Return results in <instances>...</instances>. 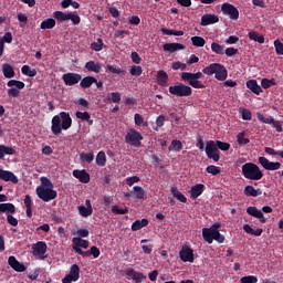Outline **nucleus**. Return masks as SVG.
I'll list each match as a JSON object with an SVG mask.
<instances>
[{
    "mask_svg": "<svg viewBox=\"0 0 283 283\" xmlns=\"http://www.w3.org/2000/svg\"><path fill=\"white\" fill-rule=\"evenodd\" d=\"M56 25V20L49 18L41 22L40 28L41 30H52Z\"/></svg>",
    "mask_w": 283,
    "mask_h": 283,
    "instance_id": "36",
    "label": "nucleus"
},
{
    "mask_svg": "<svg viewBox=\"0 0 283 283\" xmlns=\"http://www.w3.org/2000/svg\"><path fill=\"white\" fill-rule=\"evenodd\" d=\"M0 180H4V182H12L13 185L19 182V178L14 172L3 169H0Z\"/></svg>",
    "mask_w": 283,
    "mask_h": 283,
    "instance_id": "17",
    "label": "nucleus"
},
{
    "mask_svg": "<svg viewBox=\"0 0 283 283\" xmlns=\"http://www.w3.org/2000/svg\"><path fill=\"white\" fill-rule=\"evenodd\" d=\"M207 174H211V176H219V174H222V170L218 166L209 165L206 168Z\"/></svg>",
    "mask_w": 283,
    "mask_h": 283,
    "instance_id": "51",
    "label": "nucleus"
},
{
    "mask_svg": "<svg viewBox=\"0 0 283 283\" xmlns=\"http://www.w3.org/2000/svg\"><path fill=\"white\" fill-rule=\"evenodd\" d=\"M147 224H149L148 219L136 220L132 224V231H140V229H143L144 227H147Z\"/></svg>",
    "mask_w": 283,
    "mask_h": 283,
    "instance_id": "35",
    "label": "nucleus"
},
{
    "mask_svg": "<svg viewBox=\"0 0 283 283\" xmlns=\"http://www.w3.org/2000/svg\"><path fill=\"white\" fill-rule=\"evenodd\" d=\"M211 50L214 52V54H224V46L218 42L211 43Z\"/></svg>",
    "mask_w": 283,
    "mask_h": 283,
    "instance_id": "50",
    "label": "nucleus"
},
{
    "mask_svg": "<svg viewBox=\"0 0 283 283\" xmlns=\"http://www.w3.org/2000/svg\"><path fill=\"white\" fill-rule=\"evenodd\" d=\"M111 211L114 216H125V213H129V209L127 207L120 208L118 206H112Z\"/></svg>",
    "mask_w": 283,
    "mask_h": 283,
    "instance_id": "45",
    "label": "nucleus"
},
{
    "mask_svg": "<svg viewBox=\"0 0 283 283\" xmlns=\"http://www.w3.org/2000/svg\"><path fill=\"white\" fill-rule=\"evenodd\" d=\"M103 45H105L103 43V39H97V42H93L91 44V49H93L95 52H101V50H103Z\"/></svg>",
    "mask_w": 283,
    "mask_h": 283,
    "instance_id": "55",
    "label": "nucleus"
},
{
    "mask_svg": "<svg viewBox=\"0 0 283 283\" xmlns=\"http://www.w3.org/2000/svg\"><path fill=\"white\" fill-rule=\"evenodd\" d=\"M8 264L13 269V271H17L18 273H23L25 271V266L23 263L19 262L15 256L11 255L8 259Z\"/></svg>",
    "mask_w": 283,
    "mask_h": 283,
    "instance_id": "20",
    "label": "nucleus"
},
{
    "mask_svg": "<svg viewBox=\"0 0 283 283\" xmlns=\"http://www.w3.org/2000/svg\"><path fill=\"white\" fill-rule=\"evenodd\" d=\"M241 283H258V276L249 275L240 279Z\"/></svg>",
    "mask_w": 283,
    "mask_h": 283,
    "instance_id": "60",
    "label": "nucleus"
},
{
    "mask_svg": "<svg viewBox=\"0 0 283 283\" xmlns=\"http://www.w3.org/2000/svg\"><path fill=\"white\" fill-rule=\"evenodd\" d=\"M214 144L217 145L218 150L220 149L221 151H229L231 149V144L229 143L217 140Z\"/></svg>",
    "mask_w": 283,
    "mask_h": 283,
    "instance_id": "52",
    "label": "nucleus"
},
{
    "mask_svg": "<svg viewBox=\"0 0 283 283\" xmlns=\"http://www.w3.org/2000/svg\"><path fill=\"white\" fill-rule=\"evenodd\" d=\"M73 245L72 249L77 253V255L84 256L85 251L82 249H88L90 248V241L85 239H81V237H75L72 239Z\"/></svg>",
    "mask_w": 283,
    "mask_h": 283,
    "instance_id": "11",
    "label": "nucleus"
},
{
    "mask_svg": "<svg viewBox=\"0 0 283 283\" xmlns=\"http://www.w3.org/2000/svg\"><path fill=\"white\" fill-rule=\"evenodd\" d=\"M248 90H250L253 94H256V96H260V94H262L263 90L262 86H260V84H258V80H249L245 83Z\"/></svg>",
    "mask_w": 283,
    "mask_h": 283,
    "instance_id": "23",
    "label": "nucleus"
},
{
    "mask_svg": "<svg viewBox=\"0 0 283 283\" xmlns=\"http://www.w3.org/2000/svg\"><path fill=\"white\" fill-rule=\"evenodd\" d=\"M169 81V75L165 71H158L157 73V83L161 87H165L167 85V82Z\"/></svg>",
    "mask_w": 283,
    "mask_h": 283,
    "instance_id": "31",
    "label": "nucleus"
},
{
    "mask_svg": "<svg viewBox=\"0 0 283 283\" xmlns=\"http://www.w3.org/2000/svg\"><path fill=\"white\" fill-rule=\"evenodd\" d=\"M133 198L135 202H138V200H147V192H145V189L140 186H134L133 187Z\"/></svg>",
    "mask_w": 283,
    "mask_h": 283,
    "instance_id": "22",
    "label": "nucleus"
},
{
    "mask_svg": "<svg viewBox=\"0 0 283 283\" xmlns=\"http://www.w3.org/2000/svg\"><path fill=\"white\" fill-rule=\"evenodd\" d=\"M106 72H111V74H117L120 76H125V74H127V71L112 64L106 65Z\"/></svg>",
    "mask_w": 283,
    "mask_h": 283,
    "instance_id": "32",
    "label": "nucleus"
},
{
    "mask_svg": "<svg viewBox=\"0 0 283 283\" xmlns=\"http://www.w3.org/2000/svg\"><path fill=\"white\" fill-rule=\"evenodd\" d=\"M69 275L73 279L78 281V277H81V268H78V264H73L70 269Z\"/></svg>",
    "mask_w": 283,
    "mask_h": 283,
    "instance_id": "38",
    "label": "nucleus"
},
{
    "mask_svg": "<svg viewBox=\"0 0 283 283\" xmlns=\"http://www.w3.org/2000/svg\"><path fill=\"white\" fill-rule=\"evenodd\" d=\"M72 127V117L70 113L61 112L59 115H54L51 120V132L53 136H59L64 130L70 129Z\"/></svg>",
    "mask_w": 283,
    "mask_h": 283,
    "instance_id": "1",
    "label": "nucleus"
},
{
    "mask_svg": "<svg viewBox=\"0 0 283 283\" xmlns=\"http://www.w3.org/2000/svg\"><path fill=\"white\" fill-rule=\"evenodd\" d=\"M179 258L181 262H190V264H193L195 262V255H193V249L189 247H182L179 251Z\"/></svg>",
    "mask_w": 283,
    "mask_h": 283,
    "instance_id": "14",
    "label": "nucleus"
},
{
    "mask_svg": "<svg viewBox=\"0 0 283 283\" xmlns=\"http://www.w3.org/2000/svg\"><path fill=\"white\" fill-rule=\"evenodd\" d=\"M53 17L61 23H63V21H70V13H65L63 11H54Z\"/></svg>",
    "mask_w": 283,
    "mask_h": 283,
    "instance_id": "40",
    "label": "nucleus"
},
{
    "mask_svg": "<svg viewBox=\"0 0 283 283\" xmlns=\"http://www.w3.org/2000/svg\"><path fill=\"white\" fill-rule=\"evenodd\" d=\"M73 176H74V178L80 180V182H83V185H87V182H90V180H91L90 172H86L85 169H83V170H78V169L73 170Z\"/></svg>",
    "mask_w": 283,
    "mask_h": 283,
    "instance_id": "21",
    "label": "nucleus"
},
{
    "mask_svg": "<svg viewBox=\"0 0 283 283\" xmlns=\"http://www.w3.org/2000/svg\"><path fill=\"white\" fill-rule=\"evenodd\" d=\"M206 155L207 158L213 160L214 163L220 160V150L218 149L216 142L209 140L206 143Z\"/></svg>",
    "mask_w": 283,
    "mask_h": 283,
    "instance_id": "9",
    "label": "nucleus"
},
{
    "mask_svg": "<svg viewBox=\"0 0 283 283\" xmlns=\"http://www.w3.org/2000/svg\"><path fill=\"white\" fill-rule=\"evenodd\" d=\"M220 223H214L211 228L202 229V238L208 244H213V240L219 244H222L226 240L224 234L220 233Z\"/></svg>",
    "mask_w": 283,
    "mask_h": 283,
    "instance_id": "2",
    "label": "nucleus"
},
{
    "mask_svg": "<svg viewBox=\"0 0 283 283\" xmlns=\"http://www.w3.org/2000/svg\"><path fill=\"white\" fill-rule=\"evenodd\" d=\"M132 76H140L143 74V66L134 65L129 70Z\"/></svg>",
    "mask_w": 283,
    "mask_h": 283,
    "instance_id": "54",
    "label": "nucleus"
},
{
    "mask_svg": "<svg viewBox=\"0 0 283 283\" xmlns=\"http://www.w3.org/2000/svg\"><path fill=\"white\" fill-rule=\"evenodd\" d=\"M164 48V52H178V50H185V44H181V43H176V42H172V43H165L163 45Z\"/></svg>",
    "mask_w": 283,
    "mask_h": 283,
    "instance_id": "24",
    "label": "nucleus"
},
{
    "mask_svg": "<svg viewBox=\"0 0 283 283\" xmlns=\"http://www.w3.org/2000/svg\"><path fill=\"white\" fill-rule=\"evenodd\" d=\"M95 163L97 167H105V165H107V156L105 155V151L101 150L96 155Z\"/></svg>",
    "mask_w": 283,
    "mask_h": 283,
    "instance_id": "34",
    "label": "nucleus"
},
{
    "mask_svg": "<svg viewBox=\"0 0 283 283\" xmlns=\"http://www.w3.org/2000/svg\"><path fill=\"white\" fill-rule=\"evenodd\" d=\"M80 160L82 163H87L88 165H91V163H94V151L91 153H82L80 155Z\"/></svg>",
    "mask_w": 283,
    "mask_h": 283,
    "instance_id": "43",
    "label": "nucleus"
},
{
    "mask_svg": "<svg viewBox=\"0 0 283 283\" xmlns=\"http://www.w3.org/2000/svg\"><path fill=\"white\" fill-rule=\"evenodd\" d=\"M14 154H17V150L13 147L0 144V160H3L6 156H14Z\"/></svg>",
    "mask_w": 283,
    "mask_h": 283,
    "instance_id": "27",
    "label": "nucleus"
},
{
    "mask_svg": "<svg viewBox=\"0 0 283 283\" xmlns=\"http://www.w3.org/2000/svg\"><path fill=\"white\" fill-rule=\"evenodd\" d=\"M83 78L78 73H65L62 75V80L65 85L72 87V85L78 84V82Z\"/></svg>",
    "mask_w": 283,
    "mask_h": 283,
    "instance_id": "15",
    "label": "nucleus"
},
{
    "mask_svg": "<svg viewBox=\"0 0 283 283\" xmlns=\"http://www.w3.org/2000/svg\"><path fill=\"white\" fill-rule=\"evenodd\" d=\"M8 87H11L8 90V96H11L12 98H18V96L21 94V90L25 87V83L19 80H10L7 83Z\"/></svg>",
    "mask_w": 283,
    "mask_h": 283,
    "instance_id": "7",
    "label": "nucleus"
},
{
    "mask_svg": "<svg viewBox=\"0 0 283 283\" xmlns=\"http://www.w3.org/2000/svg\"><path fill=\"white\" fill-rule=\"evenodd\" d=\"M2 74L4 78H14V76H17L14 67L8 63L2 64Z\"/></svg>",
    "mask_w": 283,
    "mask_h": 283,
    "instance_id": "28",
    "label": "nucleus"
},
{
    "mask_svg": "<svg viewBox=\"0 0 283 283\" xmlns=\"http://www.w3.org/2000/svg\"><path fill=\"white\" fill-rule=\"evenodd\" d=\"M220 18L216 14L206 13L201 17V23L203 28H207V25H213V23H219Z\"/></svg>",
    "mask_w": 283,
    "mask_h": 283,
    "instance_id": "18",
    "label": "nucleus"
},
{
    "mask_svg": "<svg viewBox=\"0 0 283 283\" xmlns=\"http://www.w3.org/2000/svg\"><path fill=\"white\" fill-rule=\"evenodd\" d=\"M80 87H82V90H88V87H92V85H94V83H96V77L94 76H85L83 78L80 80Z\"/></svg>",
    "mask_w": 283,
    "mask_h": 283,
    "instance_id": "29",
    "label": "nucleus"
},
{
    "mask_svg": "<svg viewBox=\"0 0 283 283\" xmlns=\"http://www.w3.org/2000/svg\"><path fill=\"white\" fill-rule=\"evenodd\" d=\"M243 231H245V233H248L249 235H255V238H260V235L264 233V230L262 228L253 230V228H251V226L249 224L243 226Z\"/></svg>",
    "mask_w": 283,
    "mask_h": 283,
    "instance_id": "30",
    "label": "nucleus"
},
{
    "mask_svg": "<svg viewBox=\"0 0 283 283\" xmlns=\"http://www.w3.org/2000/svg\"><path fill=\"white\" fill-rule=\"evenodd\" d=\"M0 213H17L14 203H0Z\"/></svg>",
    "mask_w": 283,
    "mask_h": 283,
    "instance_id": "33",
    "label": "nucleus"
},
{
    "mask_svg": "<svg viewBox=\"0 0 283 283\" xmlns=\"http://www.w3.org/2000/svg\"><path fill=\"white\" fill-rule=\"evenodd\" d=\"M76 118H78L80 120H90V118H92V116L90 115L88 112H81L77 111L75 113Z\"/></svg>",
    "mask_w": 283,
    "mask_h": 283,
    "instance_id": "56",
    "label": "nucleus"
},
{
    "mask_svg": "<svg viewBox=\"0 0 283 283\" xmlns=\"http://www.w3.org/2000/svg\"><path fill=\"white\" fill-rule=\"evenodd\" d=\"M18 21H20V28H25V23H28V15L24 13H18Z\"/></svg>",
    "mask_w": 283,
    "mask_h": 283,
    "instance_id": "64",
    "label": "nucleus"
},
{
    "mask_svg": "<svg viewBox=\"0 0 283 283\" xmlns=\"http://www.w3.org/2000/svg\"><path fill=\"white\" fill-rule=\"evenodd\" d=\"M21 72L24 76H29L30 78H34L36 76V71L31 69L29 65H23Z\"/></svg>",
    "mask_w": 283,
    "mask_h": 283,
    "instance_id": "46",
    "label": "nucleus"
},
{
    "mask_svg": "<svg viewBox=\"0 0 283 283\" xmlns=\"http://www.w3.org/2000/svg\"><path fill=\"white\" fill-rule=\"evenodd\" d=\"M274 48L277 56H283V43L280 40L274 41Z\"/></svg>",
    "mask_w": 283,
    "mask_h": 283,
    "instance_id": "57",
    "label": "nucleus"
},
{
    "mask_svg": "<svg viewBox=\"0 0 283 283\" xmlns=\"http://www.w3.org/2000/svg\"><path fill=\"white\" fill-rule=\"evenodd\" d=\"M247 134L244 132L239 133L237 135V142L239 145H249V143H251V139L244 137Z\"/></svg>",
    "mask_w": 283,
    "mask_h": 283,
    "instance_id": "53",
    "label": "nucleus"
},
{
    "mask_svg": "<svg viewBox=\"0 0 283 283\" xmlns=\"http://www.w3.org/2000/svg\"><path fill=\"white\" fill-rule=\"evenodd\" d=\"M35 191L36 196L40 198V200H43V202L55 200L57 196L56 190L53 188L38 187Z\"/></svg>",
    "mask_w": 283,
    "mask_h": 283,
    "instance_id": "8",
    "label": "nucleus"
},
{
    "mask_svg": "<svg viewBox=\"0 0 283 283\" xmlns=\"http://www.w3.org/2000/svg\"><path fill=\"white\" fill-rule=\"evenodd\" d=\"M169 151H182V142L178 139H174L168 147Z\"/></svg>",
    "mask_w": 283,
    "mask_h": 283,
    "instance_id": "48",
    "label": "nucleus"
},
{
    "mask_svg": "<svg viewBox=\"0 0 283 283\" xmlns=\"http://www.w3.org/2000/svg\"><path fill=\"white\" fill-rule=\"evenodd\" d=\"M241 174L247 180H262L264 178L260 166L253 163H245L241 168Z\"/></svg>",
    "mask_w": 283,
    "mask_h": 283,
    "instance_id": "3",
    "label": "nucleus"
},
{
    "mask_svg": "<svg viewBox=\"0 0 283 283\" xmlns=\"http://www.w3.org/2000/svg\"><path fill=\"white\" fill-rule=\"evenodd\" d=\"M174 198H176L177 200H179V202H184L187 203V197H185V195H182V192L179 191V189L177 187H172L170 189Z\"/></svg>",
    "mask_w": 283,
    "mask_h": 283,
    "instance_id": "37",
    "label": "nucleus"
},
{
    "mask_svg": "<svg viewBox=\"0 0 283 283\" xmlns=\"http://www.w3.org/2000/svg\"><path fill=\"white\" fill-rule=\"evenodd\" d=\"M190 40L195 48H205L207 45V41L202 36L195 35Z\"/></svg>",
    "mask_w": 283,
    "mask_h": 283,
    "instance_id": "39",
    "label": "nucleus"
},
{
    "mask_svg": "<svg viewBox=\"0 0 283 283\" xmlns=\"http://www.w3.org/2000/svg\"><path fill=\"white\" fill-rule=\"evenodd\" d=\"M221 12L232 21H238V19H240V11L231 3H223L221 6Z\"/></svg>",
    "mask_w": 283,
    "mask_h": 283,
    "instance_id": "10",
    "label": "nucleus"
},
{
    "mask_svg": "<svg viewBox=\"0 0 283 283\" xmlns=\"http://www.w3.org/2000/svg\"><path fill=\"white\" fill-rule=\"evenodd\" d=\"M180 76L181 81L189 83L190 87H193L195 90H205V84L193 77V73L182 72Z\"/></svg>",
    "mask_w": 283,
    "mask_h": 283,
    "instance_id": "12",
    "label": "nucleus"
},
{
    "mask_svg": "<svg viewBox=\"0 0 283 283\" xmlns=\"http://www.w3.org/2000/svg\"><path fill=\"white\" fill-rule=\"evenodd\" d=\"M258 118L261 123H264L265 125H273V120H275V118L264 117V115L262 114H258Z\"/></svg>",
    "mask_w": 283,
    "mask_h": 283,
    "instance_id": "59",
    "label": "nucleus"
},
{
    "mask_svg": "<svg viewBox=\"0 0 283 283\" xmlns=\"http://www.w3.org/2000/svg\"><path fill=\"white\" fill-rule=\"evenodd\" d=\"M161 34H165L166 36H184L185 35V31H176V30H169V29H165L161 28L160 30Z\"/></svg>",
    "mask_w": 283,
    "mask_h": 283,
    "instance_id": "41",
    "label": "nucleus"
},
{
    "mask_svg": "<svg viewBox=\"0 0 283 283\" xmlns=\"http://www.w3.org/2000/svg\"><path fill=\"white\" fill-rule=\"evenodd\" d=\"M85 70H87V72H94L95 74H101L103 66H101V63L98 62L88 61L85 63Z\"/></svg>",
    "mask_w": 283,
    "mask_h": 283,
    "instance_id": "25",
    "label": "nucleus"
},
{
    "mask_svg": "<svg viewBox=\"0 0 283 283\" xmlns=\"http://www.w3.org/2000/svg\"><path fill=\"white\" fill-rule=\"evenodd\" d=\"M205 184H196L195 186L191 187L189 191L190 198L192 200L200 198V196H202V193L205 192Z\"/></svg>",
    "mask_w": 283,
    "mask_h": 283,
    "instance_id": "19",
    "label": "nucleus"
},
{
    "mask_svg": "<svg viewBox=\"0 0 283 283\" xmlns=\"http://www.w3.org/2000/svg\"><path fill=\"white\" fill-rule=\"evenodd\" d=\"M34 255H39L42 260L45 259V253L48 252V243L44 241H39L32 247Z\"/></svg>",
    "mask_w": 283,
    "mask_h": 283,
    "instance_id": "16",
    "label": "nucleus"
},
{
    "mask_svg": "<svg viewBox=\"0 0 283 283\" xmlns=\"http://www.w3.org/2000/svg\"><path fill=\"white\" fill-rule=\"evenodd\" d=\"M111 97H108V101H112V103H120V93L113 92L109 94Z\"/></svg>",
    "mask_w": 283,
    "mask_h": 283,
    "instance_id": "62",
    "label": "nucleus"
},
{
    "mask_svg": "<svg viewBox=\"0 0 283 283\" xmlns=\"http://www.w3.org/2000/svg\"><path fill=\"white\" fill-rule=\"evenodd\" d=\"M247 213L252 216V218H262V210H259L256 207H248Z\"/></svg>",
    "mask_w": 283,
    "mask_h": 283,
    "instance_id": "49",
    "label": "nucleus"
},
{
    "mask_svg": "<svg viewBox=\"0 0 283 283\" xmlns=\"http://www.w3.org/2000/svg\"><path fill=\"white\" fill-rule=\"evenodd\" d=\"M248 36L251 41H256V43H264V35H260V33L255 31H250Z\"/></svg>",
    "mask_w": 283,
    "mask_h": 283,
    "instance_id": "47",
    "label": "nucleus"
},
{
    "mask_svg": "<svg viewBox=\"0 0 283 283\" xmlns=\"http://www.w3.org/2000/svg\"><path fill=\"white\" fill-rule=\"evenodd\" d=\"M91 255L95 259L98 258L101 255V250L96 245H93L90 250L85 251L83 258H90Z\"/></svg>",
    "mask_w": 283,
    "mask_h": 283,
    "instance_id": "44",
    "label": "nucleus"
},
{
    "mask_svg": "<svg viewBox=\"0 0 283 283\" xmlns=\"http://www.w3.org/2000/svg\"><path fill=\"white\" fill-rule=\"evenodd\" d=\"M202 72L207 76H213L217 78V81H227V77L229 76V71H227V67L220 63H212L208 66H206Z\"/></svg>",
    "mask_w": 283,
    "mask_h": 283,
    "instance_id": "4",
    "label": "nucleus"
},
{
    "mask_svg": "<svg viewBox=\"0 0 283 283\" xmlns=\"http://www.w3.org/2000/svg\"><path fill=\"white\" fill-rule=\"evenodd\" d=\"M243 193L244 196H248L251 198H258V196H262V189L260 188L255 189L253 186H245Z\"/></svg>",
    "mask_w": 283,
    "mask_h": 283,
    "instance_id": "26",
    "label": "nucleus"
},
{
    "mask_svg": "<svg viewBox=\"0 0 283 283\" xmlns=\"http://www.w3.org/2000/svg\"><path fill=\"white\" fill-rule=\"evenodd\" d=\"M41 182H42V186L40 187H44V189H54V185L49 178L42 177Z\"/></svg>",
    "mask_w": 283,
    "mask_h": 283,
    "instance_id": "58",
    "label": "nucleus"
},
{
    "mask_svg": "<svg viewBox=\"0 0 283 283\" xmlns=\"http://www.w3.org/2000/svg\"><path fill=\"white\" fill-rule=\"evenodd\" d=\"M143 134L136 130L135 128H130L128 133L125 135V143L130 145V147H140L143 145Z\"/></svg>",
    "mask_w": 283,
    "mask_h": 283,
    "instance_id": "6",
    "label": "nucleus"
},
{
    "mask_svg": "<svg viewBox=\"0 0 283 283\" xmlns=\"http://www.w3.org/2000/svg\"><path fill=\"white\" fill-rule=\"evenodd\" d=\"M7 222L11 227H18V224H19V220L17 218H14V216H12V214L7 216Z\"/></svg>",
    "mask_w": 283,
    "mask_h": 283,
    "instance_id": "63",
    "label": "nucleus"
},
{
    "mask_svg": "<svg viewBox=\"0 0 283 283\" xmlns=\"http://www.w3.org/2000/svg\"><path fill=\"white\" fill-rule=\"evenodd\" d=\"M259 163L263 169H266V171H277V169L282 167L280 161H270L266 157H259Z\"/></svg>",
    "mask_w": 283,
    "mask_h": 283,
    "instance_id": "13",
    "label": "nucleus"
},
{
    "mask_svg": "<svg viewBox=\"0 0 283 283\" xmlns=\"http://www.w3.org/2000/svg\"><path fill=\"white\" fill-rule=\"evenodd\" d=\"M78 213L80 216H82V218H90V216H92V213H94V209L93 208H87L85 206H78Z\"/></svg>",
    "mask_w": 283,
    "mask_h": 283,
    "instance_id": "42",
    "label": "nucleus"
},
{
    "mask_svg": "<svg viewBox=\"0 0 283 283\" xmlns=\"http://www.w3.org/2000/svg\"><path fill=\"white\" fill-rule=\"evenodd\" d=\"M136 182H140V177L133 176V177L126 178V185H128V187H133L134 185H136Z\"/></svg>",
    "mask_w": 283,
    "mask_h": 283,
    "instance_id": "61",
    "label": "nucleus"
},
{
    "mask_svg": "<svg viewBox=\"0 0 283 283\" xmlns=\"http://www.w3.org/2000/svg\"><path fill=\"white\" fill-rule=\"evenodd\" d=\"M169 93L172 94V96H179L182 98L191 96V94H193V90H191V86L177 82L175 85L169 86Z\"/></svg>",
    "mask_w": 283,
    "mask_h": 283,
    "instance_id": "5",
    "label": "nucleus"
}]
</instances>
